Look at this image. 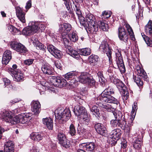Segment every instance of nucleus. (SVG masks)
I'll return each instance as SVG.
<instances>
[{"label": "nucleus", "mask_w": 152, "mask_h": 152, "mask_svg": "<svg viewBox=\"0 0 152 152\" xmlns=\"http://www.w3.org/2000/svg\"><path fill=\"white\" fill-rule=\"evenodd\" d=\"M79 54L84 56H87L90 55L91 53V50L90 48H86L79 50Z\"/></svg>", "instance_id": "c756f323"}, {"label": "nucleus", "mask_w": 152, "mask_h": 152, "mask_svg": "<svg viewBox=\"0 0 152 152\" xmlns=\"http://www.w3.org/2000/svg\"><path fill=\"white\" fill-rule=\"evenodd\" d=\"M11 48L20 53H24L27 51V48L23 45L17 42H12L10 44Z\"/></svg>", "instance_id": "6e6552de"}, {"label": "nucleus", "mask_w": 152, "mask_h": 152, "mask_svg": "<svg viewBox=\"0 0 152 152\" xmlns=\"http://www.w3.org/2000/svg\"><path fill=\"white\" fill-rule=\"evenodd\" d=\"M16 14L18 19L23 23L26 22L25 13L23 12L21 8L19 7H16Z\"/></svg>", "instance_id": "2eb2a0df"}, {"label": "nucleus", "mask_w": 152, "mask_h": 152, "mask_svg": "<svg viewBox=\"0 0 152 152\" xmlns=\"http://www.w3.org/2000/svg\"><path fill=\"white\" fill-rule=\"evenodd\" d=\"M69 54L73 58H79L80 57L79 50L77 51L74 50H69Z\"/></svg>", "instance_id": "e433bc0d"}, {"label": "nucleus", "mask_w": 152, "mask_h": 152, "mask_svg": "<svg viewBox=\"0 0 152 152\" xmlns=\"http://www.w3.org/2000/svg\"><path fill=\"white\" fill-rule=\"evenodd\" d=\"M97 75L99 78V82L101 83L104 82V77L102 71H99L97 73Z\"/></svg>", "instance_id": "603ef678"}, {"label": "nucleus", "mask_w": 152, "mask_h": 152, "mask_svg": "<svg viewBox=\"0 0 152 152\" xmlns=\"http://www.w3.org/2000/svg\"><path fill=\"white\" fill-rule=\"evenodd\" d=\"M83 116H81L83 121L85 122H88L90 121V115H82Z\"/></svg>", "instance_id": "a18cd8bd"}, {"label": "nucleus", "mask_w": 152, "mask_h": 152, "mask_svg": "<svg viewBox=\"0 0 152 152\" xmlns=\"http://www.w3.org/2000/svg\"><path fill=\"white\" fill-rule=\"evenodd\" d=\"M121 135V130L119 129H115L110 133V137L118 140Z\"/></svg>", "instance_id": "5701e85b"}, {"label": "nucleus", "mask_w": 152, "mask_h": 152, "mask_svg": "<svg viewBox=\"0 0 152 152\" xmlns=\"http://www.w3.org/2000/svg\"><path fill=\"white\" fill-rule=\"evenodd\" d=\"M145 41L147 45L150 47H152V41L148 37L146 36L144 38Z\"/></svg>", "instance_id": "5fc2aeb1"}, {"label": "nucleus", "mask_w": 152, "mask_h": 152, "mask_svg": "<svg viewBox=\"0 0 152 152\" xmlns=\"http://www.w3.org/2000/svg\"><path fill=\"white\" fill-rule=\"evenodd\" d=\"M35 25H37L38 31L39 30H40L41 31H43L45 30V26L42 22H37Z\"/></svg>", "instance_id": "c03bdc74"}, {"label": "nucleus", "mask_w": 152, "mask_h": 152, "mask_svg": "<svg viewBox=\"0 0 152 152\" xmlns=\"http://www.w3.org/2000/svg\"><path fill=\"white\" fill-rule=\"evenodd\" d=\"M136 69L137 72V75H139L143 78L144 80H145L147 81H148V79L147 77L146 73L139 66H137L136 67Z\"/></svg>", "instance_id": "412c9836"}, {"label": "nucleus", "mask_w": 152, "mask_h": 152, "mask_svg": "<svg viewBox=\"0 0 152 152\" xmlns=\"http://www.w3.org/2000/svg\"><path fill=\"white\" fill-rule=\"evenodd\" d=\"M71 41L73 42L77 41L78 39V36L76 33L74 31L71 32L68 35Z\"/></svg>", "instance_id": "7c9ffc66"}, {"label": "nucleus", "mask_w": 152, "mask_h": 152, "mask_svg": "<svg viewBox=\"0 0 152 152\" xmlns=\"http://www.w3.org/2000/svg\"><path fill=\"white\" fill-rule=\"evenodd\" d=\"M137 109V103L134 102L133 105H132V110L131 111L132 114H136Z\"/></svg>", "instance_id": "13d9d810"}, {"label": "nucleus", "mask_w": 152, "mask_h": 152, "mask_svg": "<svg viewBox=\"0 0 152 152\" xmlns=\"http://www.w3.org/2000/svg\"><path fill=\"white\" fill-rule=\"evenodd\" d=\"M99 49L100 51L106 53L109 58V61H110L112 58L111 50L106 41H104L102 42Z\"/></svg>", "instance_id": "9d476101"}, {"label": "nucleus", "mask_w": 152, "mask_h": 152, "mask_svg": "<svg viewBox=\"0 0 152 152\" xmlns=\"http://www.w3.org/2000/svg\"><path fill=\"white\" fill-rule=\"evenodd\" d=\"M113 83L119 90L123 99H127L129 97V93L125 85L119 80L115 78L113 80Z\"/></svg>", "instance_id": "20e7f679"}, {"label": "nucleus", "mask_w": 152, "mask_h": 152, "mask_svg": "<svg viewBox=\"0 0 152 152\" xmlns=\"http://www.w3.org/2000/svg\"><path fill=\"white\" fill-rule=\"evenodd\" d=\"M91 110L93 114H94V113H96V114H100V113L99 112V108L96 106H93L92 107Z\"/></svg>", "instance_id": "864d4df0"}, {"label": "nucleus", "mask_w": 152, "mask_h": 152, "mask_svg": "<svg viewBox=\"0 0 152 152\" xmlns=\"http://www.w3.org/2000/svg\"><path fill=\"white\" fill-rule=\"evenodd\" d=\"M55 65L56 67L60 70L62 69V63L61 61H57L55 63Z\"/></svg>", "instance_id": "4d7b16f0"}, {"label": "nucleus", "mask_w": 152, "mask_h": 152, "mask_svg": "<svg viewBox=\"0 0 152 152\" xmlns=\"http://www.w3.org/2000/svg\"><path fill=\"white\" fill-rule=\"evenodd\" d=\"M9 30L12 34L16 33L18 31V30L12 25H10L8 26Z\"/></svg>", "instance_id": "09e8293b"}, {"label": "nucleus", "mask_w": 152, "mask_h": 152, "mask_svg": "<svg viewBox=\"0 0 152 152\" xmlns=\"http://www.w3.org/2000/svg\"><path fill=\"white\" fill-rule=\"evenodd\" d=\"M31 0H29L26 3V5L25 7L26 9V12L31 8Z\"/></svg>", "instance_id": "69168bd1"}, {"label": "nucleus", "mask_w": 152, "mask_h": 152, "mask_svg": "<svg viewBox=\"0 0 152 152\" xmlns=\"http://www.w3.org/2000/svg\"><path fill=\"white\" fill-rule=\"evenodd\" d=\"M97 25L98 28L99 27L100 28L102 29L103 31H107L109 29L108 25L101 21H98V22H97Z\"/></svg>", "instance_id": "c85d7f7f"}, {"label": "nucleus", "mask_w": 152, "mask_h": 152, "mask_svg": "<svg viewBox=\"0 0 152 152\" xmlns=\"http://www.w3.org/2000/svg\"><path fill=\"white\" fill-rule=\"evenodd\" d=\"M86 22L88 24L89 31L91 33L96 32L98 30L97 22H96L95 18L94 16L88 13L86 16Z\"/></svg>", "instance_id": "7ed1b4c3"}, {"label": "nucleus", "mask_w": 152, "mask_h": 152, "mask_svg": "<svg viewBox=\"0 0 152 152\" xmlns=\"http://www.w3.org/2000/svg\"><path fill=\"white\" fill-rule=\"evenodd\" d=\"M42 121L43 124L45 125L49 129H52L53 128V124L52 119L50 118H43Z\"/></svg>", "instance_id": "393cba45"}, {"label": "nucleus", "mask_w": 152, "mask_h": 152, "mask_svg": "<svg viewBox=\"0 0 152 152\" xmlns=\"http://www.w3.org/2000/svg\"><path fill=\"white\" fill-rule=\"evenodd\" d=\"M99 59L98 56L94 55H92L90 56L88 58L89 63L94 66L97 64Z\"/></svg>", "instance_id": "bb28decb"}, {"label": "nucleus", "mask_w": 152, "mask_h": 152, "mask_svg": "<svg viewBox=\"0 0 152 152\" xmlns=\"http://www.w3.org/2000/svg\"><path fill=\"white\" fill-rule=\"evenodd\" d=\"M37 22H31L29 23V26L30 27L33 33H35L38 31L37 25H35L36 24Z\"/></svg>", "instance_id": "72a5a7b5"}, {"label": "nucleus", "mask_w": 152, "mask_h": 152, "mask_svg": "<svg viewBox=\"0 0 152 152\" xmlns=\"http://www.w3.org/2000/svg\"><path fill=\"white\" fill-rule=\"evenodd\" d=\"M67 37H68V35H62V37L63 39V41L64 44L65 45H67L69 43V41L67 39Z\"/></svg>", "instance_id": "6e6d98bb"}, {"label": "nucleus", "mask_w": 152, "mask_h": 152, "mask_svg": "<svg viewBox=\"0 0 152 152\" xmlns=\"http://www.w3.org/2000/svg\"><path fill=\"white\" fill-rule=\"evenodd\" d=\"M72 28L71 25L69 23H64L59 25V31L61 35H66Z\"/></svg>", "instance_id": "f8f14e48"}, {"label": "nucleus", "mask_w": 152, "mask_h": 152, "mask_svg": "<svg viewBox=\"0 0 152 152\" xmlns=\"http://www.w3.org/2000/svg\"><path fill=\"white\" fill-rule=\"evenodd\" d=\"M79 146L80 148H83L88 152H93L96 146L93 142L82 143L80 144Z\"/></svg>", "instance_id": "9b49d317"}, {"label": "nucleus", "mask_w": 152, "mask_h": 152, "mask_svg": "<svg viewBox=\"0 0 152 152\" xmlns=\"http://www.w3.org/2000/svg\"><path fill=\"white\" fill-rule=\"evenodd\" d=\"M77 79L81 83L91 86H94L95 83L94 79L91 77H89V75L86 72L82 73Z\"/></svg>", "instance_id": "423d86ee"}, {"label": "nucleus", "mask_w": 152, "mask_h": 152, "mask_svg": "<svg viewBox=\"0 0 152 152\" xmlns=\"http://www.w3.org/2000/svg\"><path fill=\"white\" fill-rule=\"evenodd\" d=\"M124 26L126 28L129 34L131 37L134 39H135V38L134 37V35L133 31L129 25L127 23H126L125 24H124Z\"/></svg>", "instance_id": "ea45409f"}, {"label": "nucleus", "mask_w": 152, "mask_h": 152, "mask_svg": "<svg viewBox=\"0 0 152 152\" xmlns=\"http://www.w3.org/2000/svg\"><path fill=\"white\" fill-rule=\"evenodd\" d=\"M69 133L72 136L75 135L76 133V130L74 126L72 124H71L69 127Z\"/></svg>", "instance_id": "8fccbe9b"}, {"label": "nucleus", "mask_w": 152, "mask_h": 152, "mask_svg": "<svg viewBox=\"0 0 152 152\" xmlns=\"http://www.w3.org/2000/svg\"><path fill=\"white\" fill-rule=\"evenodd\" d=\"M77 110H74V112L75 114L78 113L79 114H85L87 113V111L85 108L83 107H79L78 109H76Z\"/></svg>", "instance_id": "a19ab883"}, {"label": "nucleus", "mask_w": 152, "mask_h": 152, "mask_svg": "<svg viewBox=\"0 0 152 152\" xmlns=\"http://www.w3.org/2000/svg\"><path fill=\"white\" fill-rule=\"evenodd\" d=\"M31 138L33 140L39 141L42 139L43 134L41 133H33L31 135Z\"/></svg>", "instance_id": "a878e982"}, {"label": "nucleus", "mask_w": 152, "mask_h": 152, "mask_svg": "<svg viewBox=\"0 0 152 152\" xmlns=\"http://www.w3.org/2000/svg\"><path fill=\"white\" fill-rule=\"evenodd\" d=\"M47 49L48 51L52 55L54 53V51L56 49L54 46L51 45H49L47 46Z\"/></svg>", "instance_id": "49530a36"}, {"label": "nucleus", "mask_w": 152, "mask_h": 152, "mask_svg": "<svg viewBox=\"0 0 152 152\" xmlns=\"http://www.w3.org/2000/svg\"><path fill=\"white\" fill-rule=\"evenodd\" d=\"M94 127L98 133L104 136L106 135L107 132V130L106 128L102 124L97 123L95 124Z\"/></svg>", "instance_id": "dca6fc26"}, {"label": "nucleus", "mask_w": 152, "mask_h": 152, "mask_svg": "<svg viewBox=\"0 0 152 152\" xmlns=\"http://www.w3.org/2000/svg\"><path fill=\"white\" fill-rule=\"evenodd\" d=\"M66 138L64 134L62 133H59L58 135V139L60 142Z\"/></svg>", "instance_id": "052dcab7"}, {"label": "nucleus", "mask_w": 152, "mask_h": 152, "mask_svg": "<svg viewBox=\"0 0 152 152\" xmlns=\"http://www.w3.org/2000/svg\"><path fill=\"white\" fill-rule=\"evenodd\" d=\"M31 110L34 113L39 114L40 112V104L38 101H33L31 103Z\"/></svg>", "instance_id": "6ab92c4d"}, {"label": "nucleus", "mask_w": 152, "mask_h": 152, "mask_svg": "<svg viewBox=\"0 0 152 152\" xmlns=\"http://www.w3.org/2000/svg\"><path fill=\"white\" fill-rule=\"evenodd\" d=\"M142 144L141 139L137 138L134 143L133 146L135 148L139 150L141 148Z\"/></svg>", "instance_id": "2f4dec72"}, {"label": "nucleus", "mask_w": 152, "mask_h": 152, "mask_svg": "<svg viewBox=\"0 0 152 152\" xmlns=\"http://www.w3.org/2000/svg\"><path fill=\"white\" fill-rule=\"evenodd\" d=\"M54 53L52 55L55 57L58 58H61L63 54L61 52L60 50L56 49Z\"/></svg>", "instance_id": "79ce46f5"}, {"label": "nucleus", "mask_w": 152, "mask_h": 152, "mask_svg": "<svg viewBox=\"0 0 152 152\" xmlns=\"http://www.w3.org/2000/svg\"><path fill=\"white\" fill-rule=\"evenodd\" d=\"M118 127H120L125 131L126 133H129L131 128L130 127L126 124V121L124 119L121 120L119 121Z\"/></svg>", "instance_id": "4be33fe9"}, {"label": "nucleus", "mask_w": 152, "mask_h": 152, "mask_svg": "<svg viewBox=\"0 0 152 152\" xmlns=\"http://www.w3.org/2000/svg\"><path fill=\"white\" fill-rule=\"evenodd\" d=\"M73 7L79 19L80 24L83 25H84L86 24V22L85 21L84 18L82 16V13L80 10V7L79 3L76 1L75 2H73Z\"/></svg>", "instance_id": "1a4fd4ad"}, {"label": "nucleus", "mask_w": 152, "mask_h": 152, "mask_svg": "<svg viewBox=\"0 0 152 152\" xmlns=\"http://www.w3.org/2000/svg\"><path fill=\"white\" fill-rule=\"evenodd\" d=\"M29 117V116H27L26 115L21 117H20L19 115H3L2 116L3 120L14 124L18 122L23 124L26 123L29 121V119L28 118Z\"/></svg>", "instance_id": "f257e3e1"}, {"label": "nucleus", "mask_w": 152, "mask_h": 152, "mask_svg": "<svg viewBox=\"0 0 152 152\" xmlns=\"http://www.w3.org/2000/svg\"><path fill=\"white\" fill-rule=\"evenodd\" d=\"M115 118L120 121L122 119H124V115H113Z\"/></svg>", "instance_id": "3c124183"}, {"label": "nucleus", "mask_w": 152, "mask_h": 152, "mask_svg": "<svg viewBox=\"0 0 152 152\" xmlns=\"http://www.w3.org/2000/svg\"><path fill=\"white\" fill-rule=\"evenodd\" d=\"M42 70L44 74L48 75H52L54 72L52 68L49 65L44 64L42 66Z\"/></svg>", "instance_id": "aec40b11"}, {"label": "nucleus", "mask_w": 152, "mask_h": 152, "mask_svg": "<svg viewBox=\"0 0 152 152\" xmlns=\"http://www.w3.org/2000/svg\"><path fill=\"white\" fill-rule=\"evenodd\" d=\"M145 30L147 35H151L152 34V21L149 20L145 26Z\"/></svg>", "instance_id": "cd10ccee"}, {"label": "nucleus", "mask_w": 152, "mask_h": 152, "mask_svg": "<svg viewBox=\"0 0 152 152\" xmlns=\"http://www.w3.org/2000/svg\"><path fill=\"white\" fill-rule=\"evenodd\" d=\"M31 40L32 41L34 45H35L37 43H38L39 42V41L38 40V39L35 37H33L32 38Z\"/></svg>", "instance_id": "774afa93"}, {"label": "nucleus", "mask_w": 152, "mask_h": 152, "mask_svg": "<svg viewBox=\"0 0 152 152\" xmlns=\"http://www.w3.org/2000/svg\"><path fill=\"white\" fill-rule=\"evenodd\" d=\"M111 15V13L110 12L104 11L102 12L101 17L102 18H107L110 17Z\"/></svg>", "instance_id": "de8ad7c7"}, {"label": "nucleus", "mask_w": 152, "mask_h": 152, "mask_svg": "<svg viewBox=\"0 0 152 152\" xmlns=\"http://www.w3.org/2000/svg\"><path fill=\"white\" fill-rule=\"evenodd\" d=\"M3 81L4 84L3 87L4 88L7 86V88H8L9 90L12 88V86L10 84V80L7 78H4L3 79Z\"/></svg>", "instance_id": "58836bf2"}, {"label": "nucleus", "mask_w": 152, "mask_h": 152, "mask_svg": "<svg viewBox=\"0 0 152 152\" xmlns=\"http://www.w3.org/2000/svg\"><path fill=\"white\" fill-rule=\"evenodd\" d=\"M11 58V51L9 50H6L4 52L3 55L2 61V64L5 65H7Z\"/></svg>", "instance_id": "f3484780"}, {"label": "nucleus", "mask_w": 152, "mask_h": 152, "mask_svg": "<svg viewBox=\"0 0 152 152\" xmlns=\"http://www.w3.org/2000/svg\"><path fill=\"white\" fill-rule=\"evenodd\" d=\"M34 45L36 46L37 48L38 49H44V46L39 42Z\"/></svg>", "instance_id": "0e129e2a"}, {"label": "nucleus", "mask_w": 152, "mask_h": 152, "mask_svg": "<svg viewBox=\"0 0 152 152\" xmlns=\"http://www.w3.org/2000/svg\"><path fill=\"white\" fill-rule=\"evenodd\" d=\"M63 115H55L56 119L58 120H61L63 121H66V120L63 118L64 117L62 116Z\"/></svg>", "instance_id": "680f3d73"}, {"label": "nucleus", "mask_w": 152, "mask_h": 152, "mask_svg": "<svg viewBox=\"0 0 152 152\" xmlns=\"http://www.w3.org/2000/svg\"><path fill=\"white\" fill-rule=\"evenodd\" d=\"M119 121L118 120L116 119L112 120L110 122L112 126L114 127H116L118 126Z\"/></svg>", "instance_id": "bf43d9fd"}, {"label": "nucleus", "mask_w": 152, "mask_h": 152, "mask_svg": "<svg viewBox=\"0 0 152 152\" xmlns=\"http://www.w3.org/2000/svg\"><path fill=\"white\" fill-rule=\"evenodd\" d=\"M96 104L99 106L105 109L104 111L105 112L108 111L113 113V114H119L121 113V112L119 111L118 113L116 112H113L114 109L111 107V106L108 103H102L100 102H96ZM106 113V112H105Z\"/></svg>", "instance_id": "4468645a"}, {"label": "nucleus", "mask_w": 152, "mask_h": 152, "mask_svg": "<svg viewBox=\"0 0 152 152\" xmlns=\"http://www.w3.org/2000/svg\"><path fill=\"white\" fill-rule=\"evenodd\" d=\"M118 37L120 40L125 42H127L129 39V36L124 28L121 27L118 28Z\"/></svg>", "instance_id": "ddd939ff"}, {"label": "nucleus", "mask_w": 152, "mask_h": 152, "mask_svg": "<svg viewBox=\"0 0 152 152\" xmlns=\"http://www.w3.org/2000/svg\"><path fill=\"white\" fill-rule=\"evenodd\" d=\"M53 77L50 78V80L51 83L50 84V86L53 85L61 88L66 86L67 84V82L66 80L62 77Z\"/></svg>", "instance_id": "0eeeda50"}, {"label": "nucleus", "mask_w": 152, "mask_h": 152, "mask_svg": "<svg viewBox=\"0 0 152 152\" xmlns=\"http://www.w3.org/2000/svg\"><path fill=\"white\" fill-rule=\"evenodd\" d=\"M12 72L16 81H20L23 79V74L20 70L13 69Z\"/></svg>", "instance_id": "b1692460"}, {"label": "nucleus", "mask_w": 152, "mask_h": 152, "mask_svg": "<svg viewBox=\"0 0 152 152\" xmlns=\"http://www.w3.org/2000/svg\"><path fill=\"white\" fill-rule=\"evenodd\" d=\"M14 144L11 140H9L6 142L4 147V152H14Z\"/></svg>", "instance_id": "a211bd4d"}, {"label": "nucleus", "mask_w": 152, "mask_h": 152, "mask_svg": "<svg viewBox=\"0 0 152 152\" xmlns=\"http://www.w3.org/2000/svg\"><path fill=\"white\" fill-rule=\"evenodd\" d=\"M79 130H78V133L80 134H85L87 132V130L84 128H82L79 131Z\"/></svg>", "instance_id": "338daca9"}, {"label": "nucleus", "mask_w": 152, "mask_h": 152, "mask_svg": "<svg viewBox=\"0 0 152 152\" xmlns=\"http://www.w3.org/2000/svg\"><path fill=\"white\" fill-rule=\"evenodd\" d=\"M114 93L113 89L109 87L104 90L97 99H99L102 102L118 104L119 103L118 102L116 99L111 95Z\"/></svg>", "instance_id": "f03ea898"}, {"label": "nucleus", "mask_w": 152, "mask_h": 152, "mask_svg": "<svg viewBox=\"0 0 152 152\" xmlns=\"http://www.w3.org/2000/svg\"><path fill=\"white\" fill-rule=\"evenodd\" d=\"M133 79L138 86L141 87L143 85V82L139 77V75L135 76L134 75Z\"/></svg>", "instance_id": "4c0bfd02"}, {"label": "nucleus", "mask_w": 152, "mask_h": 152, "mask_svg": "<svg viewBox=\"0 0 152 152\" xmlns=\"http://www.w3.org/2000/svg\"><path fill=\"white\" fill-rule=\"evenodd\" d=\"M77 77H75V78H72L68 82L70 85L72 86L73 87H75L78 84V81L77 80Z\"/></svg>", "instance_id": "37998d69"}, {"label": "nucleus", "mask_w": 152, "mask_h": 152, "mask_svg": "<svg viewBox=\"0 0 152 152\" xmlns=\"http://www.w3.org/2000/svg\"><path fill=\"white\" fill-rule=\"evenodd\" d=\"M59 142L61 145L66 148H68L70 147V142L66 138L61 140Z\"/></svg>", "instance_id": "f704fd0d"}, {"label": "nucleus", "mask_w": 152, "mask_h": 152, "mask_svg": "<svg viewBox=\"0 0 152 152\" xmlns=\"http://www.w3.org/2000/svg\"><path fill=\"white\" fill-rule=\"evenodd\" d=\"M77 77L76 73L74 72H68L65 75L64 77L67 80L69 81L72 78Z\"/></svg>", "instance_id": "473e14b6"}, {"label": "nucleus", "mask_w": 152, "mask_h": 152, "mask_svg": "<svg viewBox=\"0 0 152 152\" xmlns=\"http://www.w3.org/2000/svg\"><path fill=\"white\" fill-rule=\"evenodd\" d=\"M33 61V60L28 59L24 60V63L25 65L29 66L32 64Z\"/></svg>", "instance_id": "e2e57ef3"}, {"label": "nucleus", "mask_w": 152, "mask_h": 152, "mask_svg": "<svg viewBox=\"0 0 152 152\" xmlns=\"http://www.w3.org/2000/svg\"><path fill=\"white\" fill-rule=\"evenodd\" d=\"M115 55L116 62L113 64V67L115 68L119 69L121 73H124L125 71V68L121 53L118 51L116 53Z\"/></svg>", "instance_id": "39448f33"}, {"label": "nucleus", "mask_w": 152, "mask_h": 152, "mask_svg": "<svg viewBox=\"0 0 152 152\" xmlns=\"http://www.w3.org/2000/svg\"><path fill=\"white\" fill-rule=\"evenodd\" d=\"M33 33H34L29 26L24 28L22 31L23 34L25 35H29Z\"/></svg>", "instance_id": "c9c22d12"}]
</instances>
